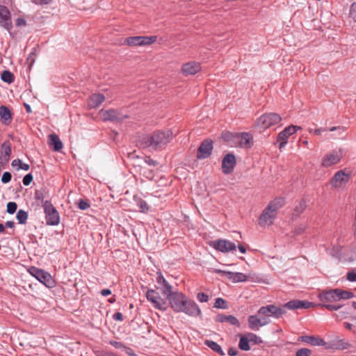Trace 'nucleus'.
I'll use <instances>...</instances> for the list:
<instances>
[{
  "mask_svg": "<svg viewBox=\"0 0 356 356\" xmlns=\"http://www.w3.org/2000/svg\"><path fill=\"white\" fill-rule=\"evenodd\" d=\"M156 282L158 284V286L156 289L160 290L163 295L166 298L169 297L171 294H172L175 291L172 290V286L170 283L164 278L163 275L161 272L156 273Z\"/></svg>",
  "mask_w": 356,
  "mask_h": 356,
  "instance_id": "4468645a",
  "label": "nucleus"
},
{
  "mask_svg": "<svg viewBox=\"0 0 356 356\" xmlns=\"http://www.w3.org/2000/svg\"><path fill=\"white\" fill-rule=\"evenodd\" d=\"M33 181V175L29 173L26 175L23 178V184L25 186H29Z\"/></svg>",
  "mask_w": 356,
  "mask_h": 356,
  "instance_id": "a18cd8bd",
  "label": "nucleus"
},
{
  "mask_svg": "<svg viewBox=\"0 0 356 356\" xmlns=\"http://www.w3.org/2000/svg\"><path fill=\"white\" fill-rule=\"evenodd\" d=\"M100 293L103 296H107L108 295H110L111 293V291L108 289H104L103 290L101 291Z\"/></svg>",
  "mask_w": 356,
  "mask_h": 356,
  "instance_id": "052dcab7",
  "label": "nucleus"
},
{
  "mask_svg": "<svg viewBox=\"0 0 356 356\" xmlns=\"http://www.w3.org/2000/svg\"><path fill=\"white\" fill-rule=\"evenodd\" d=\"M28 272L47 287L54 288L56 286L55 280L48 272L35 266L30 267Z\"/></svg>",
  "mask_w": 356,
  "mask_h": 356,
  "instance_id": "423d86ee",
  "label": "nucleus"
},
{
  "mask_svg": "<svg viewBox=\"0 0 356 356\" xmlns=\"http://www.w3.org/2000/svg\"><path fill=\"white\" fill-rule=\"evenodd\" d=\"M284 203V199L280 197H275L269 202L259 217L258 225L263 228L269 227L273 225L278 211L283 207Z\"/></svg>",
  "mask_w": 356,
  "mask_h": 356,
  "instance_id": "20e7f679",
  "label": "nucleus"
},
{
  "mask_svg": "<svg viewBox=\"0 0 356 356\" xmlns=\"http://www.w3.org/2000/svg\"><path fill=\"white\" fill-rule=\"evenodd\" d=\"M305 229V225H302L300 228L296 229V232L297 234H300L302 232H303Z\"/></svg>",
  "mask_w": 356,
  "mask_h": 356,
  "instance_id": "774afa93",
  "label": "nucleus"
},
{
  "mask_svg": "<svg viewBox=\"0 0 356 356\" xmlns=\"http://www.w3.org/2000/svg\"><path fill=\"white\" fill-rule=\"evenodd\" d=\"M285 313L284 309L273 305L261 307L257 314L248 317V327L252 330H259L260 327L270 323V317L278 318Z\"/></svg>",
  "mask_w": 356,
  "mask_h": 356,
  "instance_id": "f257e3e1",
  "label": "nucleus"
},
{
  "mask_svg": "<svg viewBox=\"0 0 356 356\" xmlns=\"http://www.w3.org/2000/svg\"><path fill=\"white\" fill-rule=\"evenodd\" d=\"M249 343H250V341L245 334L241 337L238 346L241 350L247 351L250 349Z\"/></svg>",
  "mask_w": 356,
  "mask_h": 356,
  "instance_id": "c756f323",
  "label": "nucleus"
},
{
  "mask_svg": "<svg viewBox=\"0 0 356 356\" xmlns=\"http://www.w3.org/2000/svg\"><path fill=\"white\" fill-rule=\"evenodd\" d=\"M213 149V142L210 140H204L197 149V158L198 159H204L208 158Z\"/></svg>",
  "mask_w": 356,
  "mask_h": 356,
  "instance_id": "a211bd4d",
  "label": "nucleus"
},
{
  "mask_svg": "<svg viewBox=\"0 0 356 356\" xmlns=\"http://www.w3.org/2000/svg\"><path fill=\"white\" fill-rule=\"evenodd\" d=\"M204 344L215 352L219 353L220 355H222V349L221 348V346L216 342L211 340H206L204 341Z\"/></svg>",
  "mask_w": 356,
  "mask_h": 356,
  "instance_id": "2f4dec72",
  "label": "nucleus"
},
{
  "mask_svg": "<svg viewBox=\"0 0 356 356\" xmlns=\"http://www.w3.org/2000/svg\"><path fill=\"white\" fill-rule=\"evenodd\" d=\"M224 278L236 284L245 282H252L256 283H264L269 284L270 282L263 279L259 274L254 272H249L248 273H243L239 272H231L224 270Z\"/></svg>",
  "mask_w": 356,
  "mask_h": 356,
  "instance_id": "39448f33",
  "label": "nucleus"
},
{
  "mask_svg": "<svg viewBox=\"0 0 356 356\" xmlns=\"http://www.w3.org/2000/svg\"><path fill=\"white\" fill-rule=\"evenodd\" d=\"M26 24H26V21L24 18H22V17H18L15 20V25L17 27L26 26Z\"/></svg>",
  "mask_w": 356,
  "mask_h": 356,
  "instance_id": "de8ad7c7",
  "label": "nucleus"
},
{
  "mask_svg": "<svg viewBox=\"0 0 356 356\" xmlns=\"http://www.w3.org/2000/svg\"><path fill=\"white\" fill-rule=\"evenodd\" d=\"M224 321L229 323L231 325L239 326L240 323L238 320L234 316H224Z\"/></svg>",
  "mask_w": 356,
  "mask_h": 356,
  "instance_id": "58836bf2",
  "label": "nucleus"
},
{
  "mask_svg": "<svg viewBox=\"0 0 356 356\" xmlns=\"http://www.w3.org/2000/svg\"><path fill=\"white\" fill-rule=\"evenodd\" d=\"M0 26L8 31L13 28L11 13L9 9L3 5H0Z\"/></svg>",
  "mask_w": 356,
  "mask_h": 356,
  "instance_id": "f8f14e48",
  "label": "nucleus"
},
{
  "mask_svg": "<svg viewBox=\"0 0 356 356\" xmlns=\"http://www.w3.org/2000/svg\"><path fill=\"white\" fill-rule=\"evenodd\" d=\"M215 307L216 308H222V298H218L216 300V302H215Z\"/></svg>",
  "mask_w": 356,
  "mask_h": 356,
  "instance_id": "6e6d98bb",
  "label": "nucleus"
},
{
  "mask_svg": "<svg viewBox=\"0 0 356 356\" xmlns=\"http://www.w3.org/2000/svg\"><path fill=\"white\" fill-rule=\"evenodd\" d=\"M335 130H338L339 131V134H343L344 131H345V129L343 127H333L330 129V131H334Z\"/></svg>",
  "mask_w": 356,
  "mask_h": 356,
  "instance_id": "bf43d9fd",
  "label": "nucleus"
},
{
  "mask_svg": "<svg viewBox=\"0 0 356 356\" xmlns=\"http://www.w3.org/2000/svg\"><path fill=\"white\" fill-rule=\"evenodd\" d=\"M290 128L291 129V131L293 134H295L296 131L302 129L301 127L296 126V125H290Z\"/></svg>",
  "mask_w": 356,
  "mask_h": 356,
  "instance_id": "680f3d73",
  "label": "nucleus"
},
{
  "mask_svg": "<svg viewBox=\"0 0 356 356\" xmlns=\"http://www.w3.org/2000/svg\"><path fill=\"white\" fill-rule=\"evenodd\" d=\"M14 225H15V223H14V222H13V221H7V222H6V226L7 227L13 228V227H14Z\"/></svg>",
  "mask_w": 356,
  "mask_h": 356,
  "instance_id": "338daca9",
  "label": "nucleus"
},
{
  "mask_svg": "<svg viewBox=\"0 0 356 356\" xmlns=\"http://www.w3.org/2000/svg\"><path fill=\"white\" fill-rule=\"evenodd\" d=\"M337 289L338 301L340 300H347L353 298L355 295L353 292L348 291H344L341 289Z\"/></svg>",
  "mask_w": 356,
  "mask_h": 356,
  "instance_id": "c85d7f7f",
  "label": "nucleus"
},
{
  "mask_svg": "<svg viewBox=\"0 0 356 356\" xmlns=\"http://www.w3.org/2000/svg\"><path fill=\"white\" fill-rule=\"evenodd\" d=\"M322 305L330 311H337L341 307L340 306H335V305H332L323 304Z\"/></svg>",
  "mask_w": 356,
  "mask_h": 356,
  "instance_id": "5fc2aeb1",
  "label": "nucleus"
},
{
  "mask_svg": "<svg viewBox=\"0 0 356 356\" xmlns=\"http://www.w3.org/2000/svg\"><path fill=\"white\" fill-rule=\"evenodd\" d=\"M102 118L104 121H122L127 118L126 114L122 113L120 111L115 109L102 110Z\"/></svg>",
  "mask_w": 356,
  "mask_h": 356,
  "instance_id": "ddd939ff",
  "label": "nucleus"
},
{
  "mask_svg": "<svg viewBox=\"0 0 356 356\" xmlns=\"http://www.w3.org/2000/svg\"><path fill=\"white\" fill-rule=\"evenodd\" d=\"M351 178V172L347 169L337 171L330 180L332 188L342 189L349 182Z\"/></svg>",
  "mask_w": 356,
  "mask_h": 356,
  "instance_id": "0eeeda50",
  "label": "nucleus"
},
{
  "mask_svg": "<svg viewBox=\"0 0 356 356\" xmlns=\"http://www.w3.org/2000/svg\"><path fill=\"white\" fill-rule=\"evenodd\" d=\"M237 247L238 248L239 252H241L242 254H245L246 252V248L243 245L238 244Z\"/></svg>",
  "mask_w": 356,
  "mask_h": 356,
  "instance_id": "0e129e2a",
  "label": "nucleus"
},
{
  "mask_svg": "<svg viewBox=\"0 0 356 356\" xmlns=\"http://www.w3.org/2000/svg\"><path fill=\"white\" fill-rule=\"evenodd\" d=\"M90 204L88 200H80L78 204V207L81 210H86L90 207Z\"/></svg>",
  "mask_w": 356,
  "mask_h": 356,
  "instance_id": "79ce46f5",
  "label": "nucleus"
},
{
  "mask_svg": "<svg viewBox=\"0 0 356 356\" xmlns=\"http://www.w3.org/2000/svg\"><path fill=\"white\" fill-rule=\"evenodd\" d=\"M17 208V205L14 202H10L7 204V212L10 214L14 213Z\"/></svg>",
  "mask_w": 356,
  "mask_h": 356,
  "instance_id": "a19ab883",
  "label": "nucleus"
},
{
  "mask_svg": "<svg viewBox=\"0 0 356 356\" xmlns=\"http://www.w3.org/2000/svg\"><path fill=\"white\" fill-rule=\"evenodd\" d=\"M254 145V138L252 134L248 132L238 134L236 147L243 149H250Z\"/></svg>",
  "mask_w": 356,
  "mask_h": 356,
  "instance_id": "2eb2a0df",
  "label": "nucleus"
},
{
  "mask_svg": "<svg viewBox=\"0 0 356 356\" xmlns=\"http://www.w3.org/2000/svg\"><path fill=\"white\" fill-rule=\"evenodd\" d=\"M146 298L150 302L152 306L161 311H165L167 309V302L161 297L159 292L154 289H148L146 293Z\"/></svg>",
  "mask_w": 356,
  "mask_h": 356,
  "instance_id": "9d476101",
  "label": "nucleus"
},
{
  "mask_svg": "<svg viewBox=\"0 0 356 356\" xmlns=\"http://www.w3.org/2000/svg\"><path fill=\"white\" fill-rule=\"evenodd\" d=\"M293 133L291 131L290 127H286L277 136V141L280 143V149L283 148L287 143L288 138L290 136L293 135Z\"/></svg>",
  "mask_w": 356,
  "mask_h": 356,
  "instance_id": "5701e85b",
  "label": "nucleus"
},
{
  "mask_svg": "<svg viewBox=\"0 0 356 356\" xmlns=\"http://www.w3.org/2000/svg\"><path fill=\"white\" fill-rule=\"evenodd\" d=\"M236 250V245L234 243L227 240H224V252H234Z\"/></svg>",
  "mask_w": 356,
  "mask_h": 356,
  "instance_id": "c9c22d12",
  "label": "nucleus"
},
{
  "mask_svg": "<svg viewBox=\"0 0 356 356\" xmlns=\"http://www.w3.org/2000/svg\"><path fill=\"white\" fill-rule=\"evenodd\" d=\"M237 353H238V350L236 348H231L228 350V354L230 356H235V355H236Z\"/></svg>",
  "mask_w": 356,
  "mask_h": 356,
  "instance_id": "13d9d810",
  "label": "nucleus"
},
{
  "mask_svg": "<svg viewBox=\"0 0 356 356\" xmlns=\"http://www.w3.org/2000/svg\"><path fill=\"white\" fill-rule=\"evenodd\" d=\"M11 178H12L11 174L9 172H5L2 175L1 181L3 184H7L10 181Z\"/></svg>",
  "mask_w": 356,
  "mask_h": 356,
  "instance_id": "c03bdc74",
  "label": "nucleus"
},
{
  "mask_svg": "<svg viewBox=\"0 0 356 356\" xmlns=\"http://www.w3.org/2000/svg\"><path fill=\"white\" fill-rule=\"evenodd\" d=\"M311 350L307 348H301L296 352V356H309Z\"/></svg>",
  "mask_w": 356,
  "mask_h": 356,
  "instance_id": "37998d69",
  "label": "nucleus"
},
{
  "mask_svg": "<svg viewBox=\"0 0 356 356\" xmlns=\"http://www.w3.org/2000/svg\"><path fill=\"white\" fill-rule=\"evenodd\" d=\"M16 218L19 224H25L28 218V213L24 210H19L17 213Z\"/></svg>",
  "mask_w": 356,
  "mask_h": 356,
  "instance_id": "f704fd0d",
  "label": "nucleus"
},
{
  "mask_svg": "<svg viewBox=\"0 0 356 356\" xmlns=\"http://www.w3.org/2000/svg\"><path fill=\"white\" fill-rule=\"evenodd\" d=\"M238 134L224 131V143H226L230 147H236Z\"/></svg>",
  "mask_w": 356,
  "mask_h": 356,
  "instance_id": "393cba45",
  "label": "nucleus"
},
{
  "mask_svg": "<svg viewBox=\"0 0 356 356\" xmlns=\"http://www.w3.org/2000/svg\"><path fill=\"white\" fill-rule=\"evenodd\" d=\"M1 79L3 81L11 83L14 81V75L8 70H5L1 75Z\"/></svg>",
  "mask_w": 356,
  "mask_h": 356,
  "instance_id": "72a5a7b5",
  "label": "nucleus"
},
{
  "mask_svg": "<svg viewBox=\"0 0 356 356\" xmlns=\"http://www.w3.org/2000/svg\"><path fill=\"white\" fill-rule=\"evenodd\" d=\"M167 299L172 309L176 312H184L192 316L200 314V309L196 303L188 300L182 293L175 291Z\"/></svg>",
  "mask_w": 356,
  "mask_h": 356,
  "instance_id": "f03ea898",
  "label": "nucleus"
},
{
  "mask_svg": "<svg viewBox=\"0 0 356 356\" xmlns=\"http://www.w3.org/2000/svg\"><path fill=\"white\" fill-rule=\"evenodd\" d=\"M350 346L351 345L348 341L338 336L334 337L328 343H326L327 348L337 350H346L350 348Z\"/></svg>",
  "mask_w": 356,
  "mask_h": 356,
  "instance_id": "dca6fc26",
  "label": "nucleus"
},
{
  "mask_svg": "<svg viewBox=\"0 0 356 356\" xmlns=\"http://www.w3.org/2000/svg\"><path fill=\"white\" fill-rule=\"evenodd\" d=\"M325 129L323 128L316 129L314 131V134L316 135H320L322 132L325 131Z\"/></svg>",
  "mask_w": 356,
  "mask_h": 356,
  "instance_id": "69168bd1",
  "label": "nucleus"
},
{
  "mask_svg": "<svg viewBox=\"0 0 356 356\" xmlns=\"http://www.w3.org/2000/svg\"><path fill=\"white\" fill-rule=\"evenodd\" d=\"M350 15L356 22V3H353L350 8Z\"/></svg>",
  "mask_w": 356,
  "mask_h": 356,
  "instance_id": "09e8293b",
  "label": "nucleus"
},
{
  "mask_svg": "<svg viewBox=\"0 0 356 356\" xmlns=\"http://www.w3.org/2000/svg\"><path fill=\"white\" fill-rule=\"evenodd\" d=\"M12 166L15 168L17 167V170H24L27 171L30 168V165L27 163H23L20 159H17L12 161Z\"/></svg>",
  "mask_w": 356,
  "mask_h": 356,
  "instance_id": "7c9ffc66",
  "label": "nucleus"
},
{
  "mask_svg": "<svg viewBox=\"0 0 356 356\" xmlns=\"http://www.w3.org/2000/svg\"><path fill=\"white\" fill-rule=\"evenodd\" d=\"M319 300L323 302H334L338 301L337 289L322 291L318 295Z\"/></svg>",
  "mask_w": 356,
  "mask_h": 356,
  "instance_id": "412c9836",
  "label": "nucleus"
},
{
  "mask_svg": "<svg viewBox=\"0 0 356 356\" xmlns=\"http://www.w3.org/2000/svg\"><path fill=\"white\" fill-rule=\"evenodd\" d=\"M172 138L170 130H158L140 137L139 144L143 148L156 150L167 145Z\"/></svg>",
  "mask_w": 356,
  "mask_h": 356,
  "instance_id": "7ed1b4c3",
  "label": "nucleus"
},
{
  "mask_svg": "<svg viewBox=\"0 0 356 356\" xmlns=\"http://www.w3.org/2000/svg\"><path fill=\"white\" fill-rule=\"evenodd\" d=\"M282 120V118L277 113H270L261 115L256 121V126L261 129H267L277 124Z\"/></svg>",
  "mask_w": 356,
  "mask_h": 356,
  "instance_id": "1a4fd4ad",
  "label": "nucleus"
},
{
  "mask_svg": "<svg viewBox=\"0 0 356 356\" xmlns=\"http://www.w3.org/2000/svg\"><path fill=\"white\" fill-rule=\"evenodd\" d=\"M35 198L37 200H40L42 204H44V202L45 201H44V196H43V193L42 191H35Z\"/></svg>",
  "mask_w": 356,
  "mask_h": 356,
  "instance_id": "3c124183",
  "label": "nucleus"
},
{
  "mask_svg": "<svg viewBox=\"0 0 356 356\" xmlns=\"http://www.w3.org/2000/svg\"><path fill=\"white\" fill-rule=\"evenodd\" d=\"M104 100L105 97L104 95L95 93L89 97L87 104L90 108H94L99 106Z\"/></svg>",
  "mask_w": 356,
  "mask_h": 356,
  "instance_id": "4be33fe9",
  "label": "nucleus"
},
{
  "mask_svg": "<svg viewBox=\"0 0 356 356\" xmlns=\"http://www.w3.org/2000/svg\"><path fill=\"white\" fill-rule=\"evenodd\" d=\"M49 145L52 147L53 149L56 152L60 151L63 149V145L62 141L60 140L56 134H51L49 136Z\"/></svg>",
  "mask_w": 356,
  "mask_h": 356,
  "instance_id": "a878e982",
  "label": "nucleus"
},
{
  "mask_svg": "<svg viewBox=\"0 0 356 356\" xmlns=\"http://www.w3.org/2000/svg\"><path fill=\"white\" fill-rule=\"evenodd\" d=\"M301 300H291L283 305V307L289 309H296L301 308Z\"/></svg>",
  "mask_w": 356,
  "mask_h": 356,
  "instance_id": "473e14b6",
  "label": "nucleus"
},
{
  "mask_svg": "<svg viewBox=\"0 0 356 356\" xmlns=\"http://www.w3.org/2000/svg\"><path fill=\"white\" fill-rule=\"evenodd\" d=\"M210 245L216 250L222 252V240L219 239L210 243Z\"/></svg>",
  "mask_w": 356,
  "mask_h": 356,
  "instance_id": "ea45409f",
  "label": "nucleus"
},
{
  "mask_svg": "<svg viewBox=\"0 0 356 356\" xmlns=\"http://www.w3.org/2000/svg\"><path fill=\"white\" fill-rule=\"evenodd\" d=\"M236 165V158L232 153L224 156V174H230Z\"/></svg>",
  "mask_w": 356,
  "mask_h": 356,
  "instance_id": "6ab92c4d",
  "label": "nucleus"
},
{
  "mask_svg": "<svg viewBox=\"0 0 356 356\" xmlns=\"http://www.w3.org/2000/svg\"><path fill=\"white\" fill-rule=\"evenodd\" d=\"M301 341L305 342L309 345L315 346H326V342L320 337L314 336H302L301 337Z\"/></svg>",
  "mask_w": 356,
  "mask_h": 356,
  "instance_id": "b1692460",
  "label": "nucleus"
},
{
  "mask_svg": "<svg viewBox=\"0 0 356 356\" xmlns=\"http://www.w3.org/2000/svg\"><path fill=\"white\" fill-rule=\"evenodd\" d=\"M307 203L305 200H301L295 206L293 216L298 217L305 209Z\"/></svg>",
  "mask_w": 356,
  "mask_h": 356,
  "instance_id": "cd10ccee",
  "label": "nucleus"
},
{
  "mask_svg": "<svg viewBox=\"0 0 356 356\" xmlns=\"http://www.w3.org/2000/svg\"><path fill=\"white\" fill-rule=\"evenodd\" d=\"M250 342H252L254 344H259L262 343V339L259 336L255 334L249 332L246 334Z\"/></svg>",
  "mask_w": 356,
  "mask_h": 356,
  "instance_id": "e433bc0d",
  "label": "nucleus"
},
{
  "mask_svg": "<svg viewBox=\"0 0 356 356\" xmlns=\"http://www.w3.org/2000/svg\"><path fill=\"white\" fill-rule=\"evenodd\" d=\"M301 308L309 309L315 306L313 302L301 300Z\"/></svg>",
  "mask_w": 356,
  "mask_h": 356,
  "instance_id": "603ef678",
  "label": "nucleus"
},
{
  "mask_svg": "<svg viewBox=\"0 0 356 356\" xmlns=\"http://www.w3.org/2000/svg\"><path fill=\"white\" fill-rule=\"evenodd\" d=\"M197 298L201 302H206L209 300V296L204 293H198Z\"/></svg>",
  "mask_w": 356,
  "mask_h": 356,
  "instance_id": "49530a36",
  "label": "nucleus"
},
{
  "mask_svg": "<svg viewBox=\"0 0 356 356\" xmlns=\"http://www.w3.org/2000/svg\"><path fill=\"white\" fill-rule=\"evenodd\" d=\"M52 0H39L37 3L40 5H48L51 3Z\"/></svg>",
  "mask_w": 356,
  "mask_h": 356,
  "instance_id": "e2e57ef3",
  "label": "nucleus"
},
{
  "mask_svg": "<svg viewBox=\"0 0 356 356\" xmlns=\"http://www.w3.org/2000/svg\"><path fill=\"white\" fill-rule=\"evenodd\" d=\"M347 279L350 282H356V271H350L347 274Z\"/></svg>",
  "mask_w": 356,
  "mask_h": 356,
  "instance_id": "864d4df0",
  "label": "nucleus"
},
{
  "mask_svg": "<svg viewBox=\"0 0 356 356\" xmlns=\"http://www.w3.org/2000/svg\"><path fill=\"white\" fill-rule=\"evenodd\" d=\"M201 70V66L199 63L191 61L182 65L181 72L185 76L194 75Z\"/></svg>",
  "mask_w": 356,
  "mask_h": 356,
  "instance_id": "aec40b11",
  "label": "nucleus"
},
{
  "mask_svg": "<svg viewBox=\"0 0 356 356\" xmlns=\"http://www.w3.org/2000/svg\"><path fill=\"white\" fill-rule=\"evenodd\" d=\"M2 154L3 155L4 159L8 161L10 155L11 154V148L10 145H7L6 143H3L2 145Z\"/></svg>",
  "mask_w": 356,
  "mask_h": 356,
  "instance_id": "4c0bfd02",
  "label": "nucleus"
},
{
  "mask_svg": "<svg viewBox=\"0 0 356 356\" xmlns=\"http://www.w3.org/2000/svg\"><path fill=\"white\" fill-rule=\"evenodd\" d=\"M42 207L46 215L47 224L49 225H57L60 222V216L52 204L49 201L46 200Z\"/></svg>",
  "mask_w": 356,
  "mask_h": 356,
  "instance_id": "9b49d317",
  "label": "nucleus"
},
{
  "mask_svg": "<svg viewBox=\"0 0 356 356\" xmlns=\"http://www.w3.org/2000/svg\"><path fill=\"white\" fill-rule=\"evenodd\" d=\"M0 117L3 124H8L10 123L12 120V114L8 107L5 106H0Z\"/></svg>",
  "mask_w": 356,
  "mask_h": 356,
  "instance_id": "bb28decb",
  "label": "nucleus"
},
{
  "mask_svg": "<svg viewBox=\"0 0 356 356\" xmlns=\"http://www.w3.org/2000/svg\"><path fill=\"white\" fill-rule=\"evenodd\" d=\"M113 319L115 321H121L123 320V315L120 312H117L113 315Z\"/></svg>",
  "mask_w": 356,
  "mask_h": 356,
  "instance_id": "4d7b16f0",
  "label": "nucleus"
},
{
  "mask_svg": "<svg viewBox=\"0 0 356 356\" xmlns=\"http://www.w3.org/2000/svg\"><path fill=\"white\" fill-rule=\"evenodd\" d=\"M157 40V36L156 35H150V36H132L127 38L124 40V44L130 47H143L148 46L154 42H155Z\"/></svg>",
  "mask_w": 356,
  "mask_h": 356,
  "instance_id": "6e6552de",
  "label": "nucleus"
},
{
  "mask_svg": "<svg viewBox=\"0 0 356 356\" xmlns=\"http://www.w3.org/2000/svg\"><path fill=\"white\" fill-rule=\"evenodd\" d=\"M341 159L340 152L334 151L325 154L321 159V165L324 168H329L338 163Z\"/></svg>",
  "mask_w": 356,
  "mask_h": 356,
  "instance_id": "f3484780",
  "label": "nucleus"
},
{
  "mask_svg": "<svg viewBox=\"0 0 356 356\" xmlns=\"http://www.w3.org/2000/svg\"><path fill=\"white\" fill-rule=\"evenodd\" d=\"M138 205L139 206L140 209L143 211H147L148 210V205L147 204V202L144 200H140L138 203Z\"/></svg>",
  "mask_w": 356,
  "mask_h": 356,
  "instance_id": "8fccbe9b",
  "label": "nucleus"
}]
</instances>
